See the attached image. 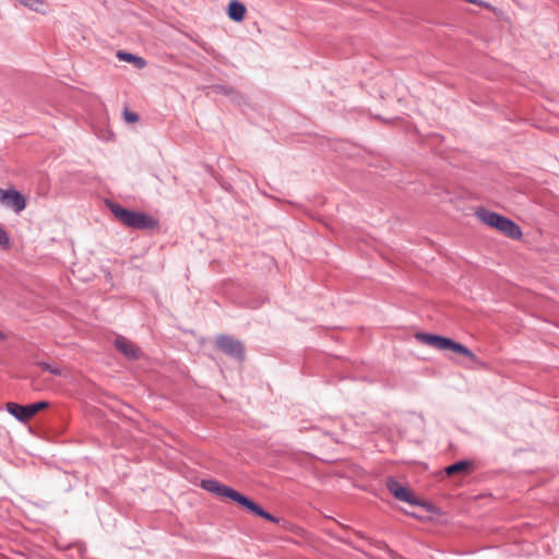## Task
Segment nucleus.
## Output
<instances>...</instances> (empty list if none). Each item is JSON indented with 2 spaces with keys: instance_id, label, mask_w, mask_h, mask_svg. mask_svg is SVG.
<instances>
[{
  "instance_id": "f03ea898",
  "label": "nucleus",
  "mask_w": 559,
  "mask_h": 559,
  "mask_svg": "<svg viewBox=\"0 0 559 559\" xmlns=\"http://www.w3.org/2000/svg\"><path fill=\"white\" fill-rule=\"evenodd\" d=\"M415 338L423 344L431 346L439 350H452L457 353L473 361H477V356L466 346L461 343L454 342L453 340L430 333L419 332L415 334Z\"/></svg>"
},
{
  "instance_id": "f257e3e1",
  "label": "nucleus",
  "mask_w": 559,
  "mask_h": 559,
  "mask_svg": "<svg viewBox=\"0 0 559 559\" xmlns=\"http://www.w3.org/2000/svg\"><path fill=\"white\" fill-rule=\"evenodd\" d=\"M201 488L204 490L222 498L230 499L231 501L239 504L241 508L247 510L248 512L252 513L253 515L260 516L262 519H265L266 521H270L272 523L278 524L281 520L270 512L265 511L263 508H261L258 503H255L250 498L246 497L245 495L238 492L231 487H228L222 483H219L216 479H202L200 484Z\"/></svg>"
},
{
  "instance_id": "4468645a",
  "label": "nucleus",
  "mask_w": 559,
  "mask_h": 559,
  "mask_svg": "<svg viewBox=\"0 0 559 559\" xmlns=\"http://www.w3.org/2000/svg\"><path fill=\"white\" fill-rule=\"evenodd\" d=\"M212 93L215 94H224L226 96H230L233 99L239 98V93L234 90L231 86L222 85V84H215L211 86Z\"/></svg>"
},
{
  "instance_id": "6e6552de",
  "label": "nucleus",
  "mask_w": 559,
  "mask_h": 559,
  "mask_svg": "<svg viewBox=\"0 0 559 559\" xmlns=\"http://www.w3.org/2000/svg\"><path fill=\"white\" fill-rule=\"evenodd\" d=\"M115 347L127 359L134 360L138 358L136 346L123 336H117L115 340Z\"/></svg>"
},
{
  "instance_id": "a211bd4d",
  "label": "nucleus",
  "mask_w": 559,
  "mask_h": 559,
  "mask_svg": "<svg viewBox=\"0 0 559 559\" xmlns=\"http://www.w3.org/2000/svg\"><path fill=\"white\" fill-rule=\"evenodd\" d=\"M9 241L10 239L7 231L0 227V246H8Z\"/></svg>"
},
{
  "instance_id": "f3484780",
  "label": "nucleus",
  "mask_w": 559,
  "mask_h": 559,
  "mask_svg": "<svg viewBox=\"0 0 559 559\" xmlns=\"http://www.w3.org/2000/svg\"><path fill=\"white\" fill-rule=\"evenodd\" d=\"M117 57L120 59V60H123V61H134L136 62L139 59L131 55V53H128V52H123V51H118L117 52Z\"/></svg>"
},
{
  "instance_id": "7ed1b4c3",
  "label": "nucleus",
  "mask_w": 559,
  "mask_h": 559,
  "mask_svg": "<svg viewBox=\"0 0 559 559\" xmlns=\"http://www.w3.org/2000/svg\"><path fill=\"white\" fill-rule=\"evenodd\" d=\"M216 347L230 358L239 362L246 359V348L240 340L230 335L221 334L216 337Z\"/></svg>"
},
{
  "instance_id": "4be33fe9",
  "label": "nucleus",
  "mask_w": 559,
  "mask_h": 559,
  "mask_svg": "<svg viewBox=\"0 0 559 559\" xmlns=\"http://www.w3.org/2000/svg\"><path fill=\"white\" fill-rule=\"evenodd\" d=\"M4 338V335L0 332V340Z\"/></svg>"
},
{
  "instance_id": "412c9836",
  "label": "nucleus",
  "mask_w": 559,
  "mask_h": 559,
  "mask_svg": "<svg viewBox=\"0 0 559 559\" xmlns=\"http://www.w3.org/2000/svg\"><path fill=\"white\" fill-rule=\"evenodd\" d=\"M142 68L145 66V61L142 59L141 61Z\"/></svg>"
},
{
  "instance_id": "39448f33",
  "label": "nucleus",
  "mask_w": 559,
  "mask_h": 559,
  "mask_svg": "<svg viewBox=\"0 0 559 559\" xmlns=\"http://www.w3.org/2000/svg\"><path fill=\"white\" fill-rule=\"evenodd\" d=\"M386 488L389 492L397 500L407 502L411 506H425V502H420L418 498L414 496V493L402 484H400L394 478H389L386 480Z\"/></svg>"
},
{
  "instance_id": "20e7f679",
  "label": "nucleus",
  "mask_w": 559,
  "mask_h": 559,
  "mask_svg": "<svg viewBox=\"0 0 559 559\" xmlns=\"http://www.w3.org/2000/svg\"><path fill=\"white\" fill-rule=\"evenodd\" d=\"M49 406V403L46 401H40L38 403L29 404V405H20L14 402H8L5 404V408L9 414L14 416L17 420L22 423L28 421L33 418L38 412L46 409Z\"/></svg>"
},
{
  "instance_id": "dca6fc26",
  "label": "nucleus",
  "mask_w": 559,
  "mask_h": 559,
  "mask_svg": "<svg viewBox=\"0 0 559 559\" xmlns=\"http://www.w3.org/2000/svg\"><path fill=\"white\" fill-rule=\"evenodd\" d=\"M123 118L128 123H135L139 120L138 115L130 111L127 107L123 109Z\"/></svg>"
},
{
  "instance_id": "6ab92c4d",
  "label": "nucleus",
  "mask_w": 559,
  "mask_h": 559,
  "mask_svg": "<svg viewBox=\"0 0 559 559\" xmlns=\"http://www.w3.org/2000/svg\"><path fill=\"white\" fill-rule=\"evenodd\" d=\"M44 368H45L46 370H48L49 372L53 373V374H59V376H61V374H62V371H61L60 369L55 368V367H52V366H50V365L45 364V365H44Z\"/></svg>"
},
{
  "instance_id": "1a4fd4ad",
  "label": "nucleus",
  "mask_w": 559,
  "mask_h": 559,
  "mask_svg": "<svg viewBox=\"0 0 559 559\" xmlns=\"http://www.w3.org/2000/svg\"><path fill=\"white\" fill-rule=\"evenodd\" d=\"M3 204L19 213L26 207V200L19 191L10 189L8 190L7 199Z\"/></svg>"
},
{
  "instance_id": "423d86ee",
  "label": "nucleus",
  "mask_w": 559,
  "mask_h": 559,
  "mask_svg": "<svg viewBox=\"0 0 559 559\" xmlns=\"http://www.w3.org/2000/svg\"><path fill=\"white\" fill-rule=\"evenodd\" d=\"M107 206L112 213V215L123 225L132 228H139L140 227V214L129 211L127 209H123L121 205L114 203V202H107Z\"/></svg>"
},
{
  "instance_id": "2eb2a0df",
  "label": "nucleus",
  "mask_w": 559,
  "mask_h": 559,
  "mask_svg": "<svg viewBox=\"0 0 559 559\" xmlns=\"http://www.w3.org/2000/svg\"><path fill=\"white\" fill-rule=\"evenodd\" d=\"M158 228H159V224H158L157 219H155L154 217H152L147 214L142 213V230L143 229L154 230V229H158Z\"/></svg>"
},
{
  "instance_id": "0eeeda50",
  "label": "nucleus",
  "mask_w": 559,
  "mask_h": 559,
  "mask_svg": "<svg viewBox=\"0 0 559 559\" xmlns=\"http://www.w3.org/2000/svg\"><path fill=\"white\" fill-rule=\"evenodd\" d=\"M493 228L499 230L502 235H504L511 239H514V240L520 239L523 235L520 226L516 223H514L513 221H511L510 218H508L501 214L497 218L496 225Z\"/></svg>"
},
{
  "instance_id": "aec40b11",
  "label": "nucleus",
  "mask_w": 559,
  "mask_h": 559,
  "mask_svg": "<svg viewBox=\"0 0 559 559\" xmlns=\"http://www.w3.org/2000/svg\"><path fill=\"white\" fill-rule=\"evenodd\" d=\"M8 190L0 189V203H4L7 199Z\"/></svg>"
},
{
  "instance_id": "ddd939ff",
  "label": "nucleus",
  "mask_w": 559,
  "mask_h": 559,
  "mask_svg": "<svg viewBox=\"0 0 559 559\" xmlns=\"http://www.w3.org/2000/svg\"><path fill=\"white\" fill-rule=\"evenodd\" d=\"M24 7L29 8L38 13L45 14L48 9V4L45 0H17Z\"/></svg>"
},
{
  "instance_id": "9d476101",
  "label": "nucleus",
  "mask_w": 559,
  "mask_h": 559,
  "mask_svg": "<svg viewBox=\"0 0 559 559\" xmlns=\"http://www.w3.org/2000/svg\"><path fill=\"white\" fill-rule=\"evenodd\" d=\"M473 466V463L468 460L457 461L444 468V472L448 476H453L455 474H464L468 473Z\"/></svg>"
},
{
  "instance_id": "9b49d317",
  "label": "nucleus",
  "mask_w": 559,
  "mask_h": 559,
  "mask_svg": "<svg viewBox=\"0 0 559 559\" xmlns=\"http://www.w3.org/2000/svg\"><path fill=\"white\" fill-rule=\"evenodd\" d=\"M246 11H247L246 7L237 0H231L228 4V16L230 20H233L235 22L242 21L245 17Z\"/></svg>"
},
{
  "instance_id": "f8f14e48",
  "label": "nucleus",
  "mask_w": 559,
  "mask_h": 559,
  "mask_svg": "<svg viewBox=\"0 0 559 559\" xmlns=\"http://www.w3.org/2000/svg\"><path fill=\"white\" fill-rule=\"evenodd\" d=\"M475 215L483 224L493 228L500 214L480 207L475 212Z\"/></svg>"
}]
</instances>
